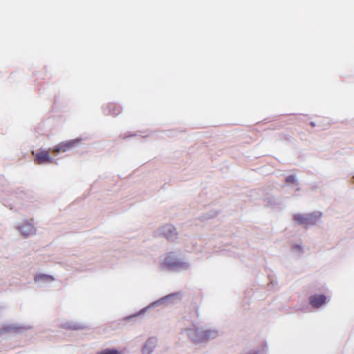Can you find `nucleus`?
I'll list each match as a JSON object with an SVG mask.
<instances>
[{"label": "nucleus", "mask_w": 354, "mask_h": 354, "mask_svg": "<svg viewBox=\"0 0 354 354\" xmlns=\"http://www.w3.org/2000/svg\"><path fill=\"white\" fill-rule=\"evenodd\" d=\"M162 266L164 269L176 272L186 271L191 268L190 263L188 261H184L179 259L176 253L172 252L167 254Z\"/></svg>", "instance_id": "f257e3e1"}, {"label": "nucleus", "mask_w": 354, "mask_h": 354, "mask_svg": "<svg viewBox=\"0 0 354 354\" xmlns=\"http://www.w3.org/2000/svg\"><path fill=\"white\" fill-rule=\"evenodd\" d=\"M322 213L319 211L306 214H295L293 216L294 222L299 225H302L307 229L310 226L315 225L320 220Z\"/></svg>", "instance_id": "f03ea898"}, {"label": "nucleus", "mask_w": 354, "mask_h": 354, "mask_svg": "<svg viewBox=\"0 0 354 354\" xmlns=\"http://www.w3.org/2000/svg\"><path fill=\"white\" fill-rule=\"evenodd\" d=\"M182 297L180 292L170 293L150 303L148 305V308L151 309L159 306L166 307L169 305L177 304L181 301Z\"/></svg>", "instance_id": "7ed1b4c3"}, {"label": "nucleus", "mask_w": 354, "mask_h": 354, "mask_svg": "<svg viewBox=\"0 0 354 354\" xmlns=\"http://www.w3.org/2000/svg\"><path fill=\"white\" fill-rule=\"evenodd\" d=\"M82 140V138H77L73 140L62 142L53 148L52 152L56 156L60 152L67 151L77 146Z\"/></svg>", "instance_id": "20e7f679"}, {"label": "nucleus", "mask_w": 354, "mask_h": 354, "mask_svg": "<svg viewBox=\"0 0 354 354\" xmlns=\"http://www.w3.org/2000/svg\"><path fill=\"white\" fill-rule=\"evenodd\" d=\"M150 309L148 308V306H147L139 311L121 319L120 320V324L124 325L126 323H130L131 325H134L143 319L144 315Z\"/></svg>", "instance_id": "39448f33"}, {"label": "nucleus", "mask_w": 354, "mask_h": 354, "mask_svg": "<svg viewBox=\"0 0 354 354\" xmlns=\"http://www.w3.org/2000/svg\"><path fill=\"white\" fill-rule=\"evenodd\" d=\"M159 232L169 241H174L177 239L178 233L176 229L171 224L162 226L159 229Z\"/></svg>", "instance_id": "423d86ee"}, {"label": "nucleus", "mask_w": 354, "mask_h": 354, "mask_svg": "<svg viewBox=\"0 0 354 354\" xmlns=\"http://www.w3.org/2000/svg\"><path fill=\"white\" fill-rule=\"evenodd\" d=\"M102 112L106 115L113 117L118 115L122 111V107L116 103H107L102 106Z\"/></svg>", "instance_id": "0eeeda50"}, {"label": "nucleus", "mask_w": 354, "mask_h": 354, "mask_svg": "<svg viewBox=\"0 0 354 354\" xmlns=\"http://www.w3.org/2000/svg\"><path fill=\"white\" fill-rule=\"evenodd\" d=\"M203 330L199 328H189L187 330V335L189 339L196 344L204 343Z\"/></svg>", "instance_id": "6e6552de"}, {"label": "nucleus", "mask_w": 354, "mask_h": 354, "mask_svg": "<svg viewBox=\"0 0 354 354\" xmlns=\"http://www.w3.org/2000/svg\"><path fill=\"white\" fill-rule=\"evenodd\" d=\"M158 344V338L156 337H149L145 341L141 348L142 354H151Z\"/></svg>", "instance_id": "1a4fd4ad"}, {"label": "nucleus", "mask_w": 354, "mask_h": 354, "mask_svg": "<svg viewBox=\"0 0 354 354\" xmlns=\"http://www.w3.org/2000/svg\"><path fill=\"white\" fill-rule=\"evenodd\" d=\"M327 297L324 294H315L309 297V304L314 308H319L326 303Z\"/></svg>", "instance_id": "9d476101"}, {"label": "nucleus", "mask_w": 354, "mask_h": 354, "mask_svg": "<svg viewBox=\"0 0 354 354\" xmlns=\"http://www.w3.org/2000/svg\"><path fill=\"white\" fill-rule=\"evenodd\" d=\"M19 230L26 237L32 235L35 232V229L30 221H25L21 223L19 227Z\"/></svg>", "instance_id": "9b49d317"}, {"label": "nucleus", "mask_w": 354, "mask_h": 354, "mask_svg": "<svg viewBox=\"0 0 354 354\" xmlns=\"http://www.w3.org/2000/svg\"><path fill=\"white\" fill-rule=\"evenodd\" d=\"M62 327L66 330H79L86 328L85 324L75 321H67L62 324Z\"/></svg>", "instance_id": "f8f14e48"}, {"label": "nucleus", "mask_w": 354, "mask_h": 354, "mask_svg": "<svg viewBox=\"0 0 354 354\" xmlns=\"http://www.w3.org/2000/svg\"><path fill=\"white\" fill-rule=\"evenodd\" d=\"M218 336V330L214 329H206L203 330V340L204 343L208 342L210 339L216 338Z\"/></svg>", "instance_id": "ddd939ff"}, {"label": "nucleus", "mask_w": 354, "mask_h": 354, "mask_svg": "<svg viewBox=\"0 0 354 354\" xmlns=\"http://www.w3.org/2000/svg\"><path fill=\"white\" fill-rule=\"evenodd\" d=\"M95 354H120V352L115 348H106L97 351Z\"/></svg>", "instance_id": "4468645a"}, {"label": "nucleus", "mask_w": 354, "mask_h": 354, "mask_svg": "<svg viewBox=\"0 0 354 354\" xmlns=\"http://www.w3.org/2000/svg\"><path fill=\"white\" fill-rule=\"evenodd\" d=\"M285 181L287 184H293L297 181V176L291 174L286 177Z\"/></svg>", "instance_id": "2eb2a0df"}, {"label": "nucleus", "mask_w": 354, "mask_h": 354, "mask_svg": "<svg viewBox=\"0 0 354 354\" xmlns=\"http://www.w3.org/2000/svg\"><path fill=\"white\" fill-rule=\"evenodd\" d=\"M217 214H218V212L216 210H211L208 213L205 214L203 216L202 219L203 220H207V219H209V218H212L215 217Z\"/></svg>", "instance_id": "dca6fc26"}, {"label": "nucleus", "mask_w": 354, "mask_h": 354, "mask_svg": "<svg viewBox=\"0 0 354 354\" xmlns=\"http://www.w3.org/2000/svg\"><path fill=\"white\" fill-rule=\"evenodd\" d=\"M35 161L37 164H43L44 162V152L37 154Z\"/></svg>", "instance_id": "f3484780"}, {"label": "nucleus", "mask_w": 354, "mask_h": 354, "mask_svg": "<svg viewBox=\"0 0 354 354\" xmlns=\"http://www.w3.org/2000/svg\"><path fill=\"white\" fill-rule=\"evenodd\" d=\"M141 132L140 131H138L137 133H125L122 135V138L123 139H126L127 138H130V137H133V136H141L140 133Z\"/></svg>", "instance_id": "a211bd4d"}, {"label": "nucleus", "mask_w": 354, "mask_h": 354, "mask_svg": "<svg viewBox=\"0 0 354 354\" xmlns=\"http://www.w3.org/2000/svg\"><path fill=\"white\" fill-rule=\"evenodd\" d=\"M54 162L53 158L50 156L48 152L46 150V164Z\"/></svg>", "instance_id": "6ab92c4d"}, {"label": "nucleus", "mask_w": 354, "mask_h": 354, "mask_svg": "<svg viewBox=\"0 0 354 354\" xmlns=\"http://www.w3.org/2000/svg\"><path fill=\"white\" fill-rule=\"evenodd\" d=\"M53 280H55V278L52 275L46 274V283L48 281H53Z\"/></svg>", "instance_id": "aec40b11"}, {"label": "nucleus", "mask_w": 354, "mask_h": 354, "mask_svg": "<svg viewBox=\"0 0 354 354\" xmlns=\"http://www.w3.org/2000/svg\"><path fill=\"white\" fill-rule=\"evenodd\" d=\"M294 248H295V250H301V246L300 245H299V244H295V245H294Z\"/></svg>", "instance_id": "412c9836"}, {"label": "nucleus", "mask_w": 354, "mask_h": 354, "mask_svg": "<svg viewBox=\"0 0 354 354\" xmlns=\"http://www.w3.org/2000/svg\"><path fill=\"white\" fill-rule=\"evenodd\" d=\"M43 277V274H41V275H36L35 277V281H39L40 278H42Z\"/></svg>", "instance_id": "4be33fe9"}, {"label": "nucleus", "mask_w": 354, "mask_h": 354, "mask_svg": "<svg viewBox=\"0 0 354 354\" xmlns=\"http://www.w3.org/2000/svg\"><path fill=\"white\" fill-rule=\"evenodd\" d=\"M310 125L311 127H315L316 124H315V122H310Z\"/></svg>", "instance_id": "5701e85b"}, {"label": "nucleus", "mask_w": 354, "mask_h": 354, "mask_svg": "<svg viewBox=\"0 0 354 354\" xmlns=\"http://www.w3.org/2000/svg\"><path fill=\"white\" fill-rule=\"evenodd\" d=\"M350 181L351 183H354V175L351 176V178H350Z\"/></svg>", "instance_id": "b1692460"}, {"label": "nucleus", "mask_w": 354, "mask_h": 354, "mask_svg": "<svg viewBox=\"0 0 354 354\" xmlns=\"http://www.w3.org/2000/svg\"><path fill=\"white\" fill-rule=\"evenodd\" d=\"M271 283L273 285L274 284V281L272 280L271 281Z\"/></svg>", "instance_id": "393cba45"}]
</instances>
